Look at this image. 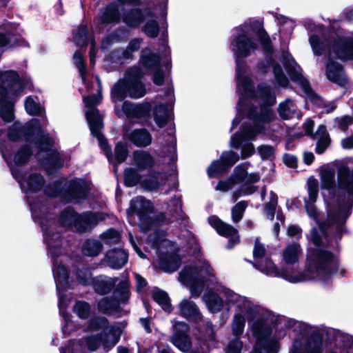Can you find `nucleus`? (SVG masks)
Returning <instances> with one entry per match:
<instances>
[{
    "mask_svg": "<svg viewBox=\"0 0 353 353\" xmlns=\"http://www.w3.org/2000/svg\"><path fill=\"white\" fill-rule=\"evenodd\" d=\"M29 205L32 218L41 225L44 241L53 261L52 272L59 294V312L65 321L62 330L64 334H70V330L69 328L73 327V324L72 322H69L68 315L65 314V308L68 305V300L65 299V295L63 294L69 287L68 276L65 268L57 259L58 256L63 254V247L67 243L61 239L57 224L60 228L64 229L72 228L77 213L72 209L67 208L61 212L57 223L52 219L51 214L48 213L46 200H31Z\"/></svg>",
    "mask_w": 353,
    "mask_h": 353,
    "instance_id": "1",
    "label": "nucleus"
},
{
    "mask_svg": "<svg viewBox=\"0 0 353 353\" xmlns=\"http://www.w3.org/2000/svg\"><path fill=\"white\" fill-rule=\"evenodd\" d=\"M222 297L225 299V305L229 308H234V314L248 318L252 334L256 340L252 353H261V343L271 334L268 323L271 316L270 312L251 298L236 293L230 289L223 290Z\"/></svg>",
    "mask_w": 353,
    "mask_h": 353,
    "instance_id": "2",
    "label": "nucleus"
},
{
    "mask_svg": "<svg viewBox=\"0 0 353 353\" xmlns=\"http://www.w3.org/2000/svg\"><path fill=\"white\" fill-rule=\"evenodd\" d=\"M337 269L338 266L334 261L333 254L321 248H316L308 252L304 270L301 271L294 268H283L280 277L292 283L316 281L323 285H327Z\"/></svg>",
    "mask_w": 353,
    "mask_h": 353,
    "instance_id": "3",
    "label": "nucleus"
},
{
    "mask_svg": "<svg viewBox=\"0 0 353 353\" xmlns=\"http://www.w3.org/2000/svg\"><path fill=\"white\" fill-rule=\"evenodd\" d=\"M315 201L306 200L305 210L308 216L315 220L323 236L319 234L316 229L313 228L311 231L310 239L316 246L325 245V242L328 243L326 230H331V225L332 227H334V224L336 225V229L339 230L340 228L350 213L353 200H325V205L327 208V223H320Z\"/></svg>",
    "mask_w": 353,
    "mask_h": 353,
    "instance_id": "4",
    "label": "nucleus"
},
{
    "mask_svg": "<svg viewBox=\"0 0 353 353\" xmlns=\"http://www.w3.org/2000/svg\"><path fill=\"white\" fill-rule=\"evenodd\" d=\"M320 179L323 199H353V168L339 165L336 182L334 170L324 168L321 171Z\"/></svg>",
    "mask_w": 353,
    "mask_h": 353,
    "instance_id": "5",
    "label": "nucleus"
},
{
    "mask_svg": "<svg viewBox=\"0 0 353 353\" xmlns=\"http://www.w3.org/2000/svg\"><path fill=\"white\" fill-rule=\"evenodd\" d=\"M179 280L188 285L192 297L200 296L205 286L216 281L214 270L208 261L200 260L194 266H187L179 274Z\"/></svg>",
    "mask_w": 353,
    "mask_h": 353,
    "instance_id": "6",
    "label": "nucleus"
},
{
    "mask_svg": "<svg viewBox=\"0 0 353 353\" xmlns=\"http://www.w3.org/2000/svg\"><path fill=\"white\" fill-rule=\"evenodd\" d=\"M129 219L137 214L140 220V226L143 230H148L154 224H162L170 221L163 213L157 214L152 210L150 200H132L127 211Z\"/></svg>",
    "mask_w": 353,
    "mask_h": 353,
    "instance_id": "7",
    "label": "nucleus"
},
{
    "mask_svg": "<svg viewBox=\"0 0 353 353\" xmlns=\"http://www.w3.org/2000/svg\"><path fill=\"white\" fill-rule=\"evenodd\" d=\"M281 58L283 67L291 81L298 83L301 87L311 103L320 106V103L323 101L322 97L315 92L309 80L302 74L301 72L296 70V66H298V64L292 54L288 51H283ZM299 68H300L299 65Z\"/></svg>",
    "mask_w": 353,
    "mask_h": 353,
    "instance_id": "8",
    "label": "nucleus"
},
{
    "mask_svg": "<svg viewBox=\"0 0 353 353\" xmlns=\"http://www.w3.org/2000/svg\"><path fill=\"white\" fill-rule=\"evenodd\" d=\"M85 117L89 124L91 134L96 137L99 141L101 149L108 159L112 157V148L107 139L100 132L103 127V120L98 108L87 110Z\"/></svg>",
    "mask_w": 353,
    "mask_h": 353,
    "instance_id": "9",
    "label": "nucleus"
},
{
    "mask_svg": "<svg viewBox=\"0 0 353 353\" xmlns=\"http://www.w3.org/2000/svg\"><path fill=\"white\" fill-rule=\"evenodd\" d=\"M79 282L83 285L92 284L96 292L105 294L110 292L118 281L117 277L100 276L93 279L88 269L80 270L77 274Z\"/></svg>",
    "mask_w": 353,
    "mask_h": 353,
    "instance_id": "10",
    "label": "nucleus"
},
{
    "mask_svg": "<svg viewBox=\"0 0 353 353\" xmlns=\"http://www.w3.org/2000/svg\"><path fill=\"white\" fill-rule=\"evenodd\" d=\"M232 50L238 58H247L259 49L258 44L246 30L233 35L230 42Z\"/></svg>",
    "mask_w": 353,
    "mask_h": 353,
    "instance_id": "11",
    "label": "nucleus"
},
{
    "mask_svg": "<svg viewBox=\"0 0 353 353\" xmlns=\"http://www.w3.org/2000/svg\"><path fill=\"white\" fill-rule=\"evenodd\" d=\"M327 46L338 59L343 62L353 61V37L338 36Z\"/></svg>",
    "mask_w": 353,
    "mask_h": 353,
    "instance_id": "12",
    "label": "nucleus"
},
{
    "mask_svg": "<svg viewBox=\"0 0 353 353\" xmlns=\"http://www.w3.org/2000/svg\"><path fill=\"white\" fill-rule=\"evenodd\" d=\"M0 83L8 88L12 96L17 97L25 90L27 81L17 71L8 70L0 72Z\"/></svg>",
    "mask_w": 353,
    "mask_h": 353,
    "instance_id": "13",
    "label": "nucleus"
},
{
    "mask_svg": "<svg viewBox=\"0 0 353 353\" xmlns=\"http://www.w3.org/2000/svg\"><path fill=\"white\" fill-rule=\"evenodd\" d=\"M64 183V199H88L91 188L90 183L85 179L74 177Z\"/></svg>",
    "mask_w": 353,
    "mask_h": 353,
    "instance_id": "14",
    "label": "nucleus"
},
{
    "mask_svg": "<svg viewBox=\"0 0 353 353\" xmlns=\"http://www.w3.org/2000/svg\"><path fill=\"white\" fill-rule=\"evenodd\" d=\"M268 48L261 45L265 54L264 61L270 67L272 66L274 78L278 84L283 88H286L289 84V80L285 74L281 65L275 61L273 57L274 47L272 40L268 43Z\"/></svg>",
    "mask_w": 353,
    "mask_h": 353,
    "instance_id": "15",
    "label": "nucleus"
},
{
    "mask_svg": "<svg viewBox=\"0 0 353 353\" xmlns=\"http://www.w3.org/2000/svg\"><path fill=\"white\" fill-rule=\"evenodd\" d=\"M238 31L246 30V32H252L256 35L258 41L261 45H263L268 48V43L271 39L263 27V22L259 19H250L246 20L243 23L236 28Z\"/></svg>",
    "mask_w": 353,
    "mask_h": 353,
    "instance_id": "16",
    "label": "nucleus"
},
{
    "mask_svg": "<svg viewBox=\"0 0 353 353\" xmlns=\"http://www.w3.org/2000/svg\"><path fill=\"white\" fill-rule=\"evenodd\" d=\"M97 18L98 26L101 28H106L109 25L119 23L121 19L119 4L112 1L101 8Z\"/></svg>",
    "mask_w": 353,
    "mask_h": 353,
    "instance_id": "17",
    "label": "nucleus"
},
{
    "mask_svg": "<svg viewBox=\"0 0 353 353\" xmlns=\"http://www.w3.org/2000/svg\"><path fill=\"white\" fill-rule=\"evenodd\" d=\"M208 222L219 234L229 238L228 248H232L235 244L239 243V238L237 230L234 227L223 223L216 216H210Z\"/></svg>",
    "mask_w": 353,
    "mask_h": 353,
    "instance_id": "18",
    "label": "nucleus"
},
{
    "mask_svg": "<svg viewBox=\"0 0 353 353\" xmlns=\"http://www.w3.org/2000/svg\"><path fill=\"white\" fill-rule=\"evenodd\" d=\"M122 110L128 118L150 117L152 105L148 102L134 104L129 101H124L122 104Z\"/></svg>",
    "mask_w": 353,
    "mask_h": 353,
    "instance_id": "19",
    "label": "nucleus"
},
{
    "mask_svg": "<svg viewBox=\"0 0 353 353\" xmlns=\"http://www.w3.org/2000/svg\"><path fill=\"white\" fill-rule=\"evenodd\" d=\"M343 72V65L329 57L325 65L327 79L332 83L343 86L347 82V79L342 75Z\"/></svg>",
    "mask_w": 353,
    "mask_h": 353,
    "instance_id": "20",
    "label": "nucleus"
},
{
    "mask_svg": "<svg viewBox=\"0 0 353 353\" xmlns=\"http://www.w3.org/2000/svg\"><path fill=\"white\" fill-rule=\"evenodd\" d=\"M128 261V254L123 249L108 250L103 259L104 263L114 270L121 269Z\"/></svg>",
    "mask_w": 353,
    "mask_h": 353,
    "instance_id": "21",
    "label": "nucleus"
},
{
    "mask_svg": "<svg viewBox=\"0 0 353 353\" xmlns=\"http://www.w3.org/2000/svg\"><path fill=\"white\" fill-rule=\"evenodd\" d=\"M176 332L172 337V343L183 352H187L191 346L189 337L186 334L188 330L187 325L185 323H177L174 325Z\"/></svg>",
    "mask_w": 353,
    "mask_h": 353,
    "instance_id": "22",
    "label": "nucleus"
},
{
    "mask_svg": "<svg viewBox=\"0 0 353 353\" xmlns=\"http://www.w3.org/2000/svg\"><path fill=\"white\" fill-rule=\"evenodd\" d=\"M45 184L46 180L41 173L32 172L28 174L21 189L26 194H37L43 190Z\"/></svg>",
    "mask_w": 353,
    "mask_h": 353,
    "instance_id": "23",
    "label": "nucleus"
},
{
    "mask_svg": "<svg viewBox=\"0 0 353 353\" xmlns=\"http://www.w3.org/2000/svg\"><path fill=\"white\" fill-rule=\"evenodd\" d=\"M98 221V216L95 213L86 212L83 214H77L72 229L79 232H85L90 230L92 226L96 225Z\"/></svg>",
    "mask_w": 353,
    "mask_h": 353,
    "instance_id": "24",
    "label": "nucleus"
},
{
    "mask_svg": "<svg viewBox=\"0 0 353 353\" xmlns=\"http://www.w3.org/2000/svg\"><path fill=\"white\" fill-rule=\"evenodd\" d=\"M41 163L48 174L57 172L63 166V161L57 150H50Z\"/></svg>",
    "mask_w": 353,
    "mask_h": 353,
    "instance_id": "25",
    "label": "nucleus"
},
{
    "mask_svg": "<svg viewBox=\"0 0 353 353\" xmlns=\"http://www.w3.org/2000/svg\"><path fill=\"white\" fill-rule=\"evenodd\" d=\"M145 20V14L141 8H132L123 15V22L130 28H137Z\"/></svg>",
    "mask_w": 353,
    "mask_h": 353,
    "instance_id": "26",
    "label": "nucleus"
},
{
    "mask_svg": "<svg viewBox=\"0 0 353 353\" xmlns=\"http://www.w3.org/2000/svg\"><path fill=\"white\" fill-rule=\"evenodd\" d=\"M128 139L135 146L145 148L152 143V137L149 131L144 128H137L128 134Z\"/></svg>",
    "mask_w": 353,
    "mask_h": 353,
    "instance_id": "27",
    "label": "nucleus"
},
{
    "mask_svg": "<svg viewBox=\"0 0 353 353\" xmlns=\"http://www.w3.org/2000/svg\"><path fill=\"white\" fill-rule=\"evenodd\" d=\"M180 314L185 318L192 319L195 321L202 319V316L196 305L188 299L182 300L179 304Z\"/></svg>",
    "mask_w": 353,
    "mask_h": 353,
    "instance_id": "28",
    "label": "nucleus"
},
{
    "mask_svg": "<svg viewBox=\"0 0 353 353\" xmlns=\"http://www.w3.org/2000/svg\"><path fill=\"white\" fill-rule=\"evenodd\" d=\"M133 159L139 171L152 168L155 163L154 159L151 154L144 150H135L133 152Z\"/></svg>",
    "mask_w": 353,
    "mask_h": 353,
    "instance_id": "29",
    "label": "nucleus"
},
{
    "mask_svg": "<svg viewBox=\"0 0 353 353\" xmlns=\"http://www.w3.org/2000/svg\"><path fill=\"white\" fill-rule=\"evenodd\" d=\"M203 300L210 312L216 313L220 312L225 305V300L212 290L205 292Z\"/></svg>",
    "mask_w": 353,
    "mask_h": 353,
    "instance_id": "30",
    "label": "nucleus"
},
{
    "mask_svg": "<svg viewBox=\"0 0 353 353\" xmlns=\"http://www.w3.org/2000/svg\"><path fill=\"white\" fill-rule=\"evenodd\" d=\"M22 126L23 139L28 143H32L43 130L39 120L36 118L31 119Z\"/></svg>",
    "mask_w": 353,
    "mask_h": 353,
    "instance_id": "31",
    "label": "nucleus"
},
{
    "mask_svg": "<svg viewBox=\"0 0 353 353\" xmlns=\"http://www.w3.org/2000/svg\"><path fill=\"white\" fill-rule=\"evenodd\" d=\"M128 154L129 150L127 143L119 141L115 145L114 154L112 152V157L108 161L116 170L118 165L123 163L127 159Z\"/></svg>",
    "mask_w": 353,
    "mask_h": 353,
    "instance_id": "32",
    "label": "nucleus"
},
{
    "mask_svg": "<svg viewBox=\"0 0 353 353\" xmlns=\"http://www.w3.org/2000/svg\"><path fill=\"white\" fill-rule=\"evenodd\" d=\"M148 49L142 50L140 55L143 66L148 70H154L161 66V56L155 52L149 51Z\"/></svg>",
    "mask_w": 353,
    "mask_h": 353,
    "instance_id": "33",
    "label": "nucleus"
},
{
    "mask_svg": "<svg viewBox=\"0 0 353 353\" xmlns=\"http://www.w3.org/2000/svg\"><path fill=\"white\" fill-rule=\"evenodd\" d=\"M129 97L128 82L124 79L117 81L111 89V99L114 103L123 101Z\"/></svg>",
    "mask_w": 353,
    "mask_h": 353,
    "instance_id": "34",
    "label": "nucleus"
},
{
    "mask_svg": "<svg viewBox=\"0 0 353 353\" xmlns=\"http://www.w3.org/2000/svg\"><path fill=\"white\" fill-rule=\"evenodd\" d=\"M168 104L159 103L156 105L153 109L154 120L159 128H162L167 125L169 121Z\"/></svg>",
    "mask_w": 353,
    "mask_h": 353,
    "instance_id": "35",
    "label": "nucleus"
},
{
    "mask_svg": "<svg viewBox=\"0 0 353 353\" xmlns=\"http://www.w3.org/2000/svg\"><path fill=\"white\" fill-rule=\"evenodd\" d=\"M45 195L50 198L61 196L65 198V183L61 180H55L52 183L44 185L42 190Z\"/></svg>",
    "mask_w": 353,
    "mask_h": 353,
    "instance_id": "36",
    "label": "nucleus"
},
{
    "mask_svg": "<svg viewBox=\"0 0 353 353\" xmlns=\"http://www.w3.org/2000/svg\"><path fill=\"white\" fill-rule=\"evenodd\" d=\"M254 266L260 272L269 276L280 277L281 270H279L273 261L269 258L260 259Z\"/></svg>",
    "mask_w": 353,
    "mask_h": 353,
    "instance_id": "37",
    "label": "nucleus"
},
{
    "mask_svg": "<svg viewBox=\"0 0 353 353\" xmlns=\"http://www.w3.org/2000/svg\"><path fill=\"white\" fill-rule=\"evenodd\" d=\"M32 154L33 150L31 146L23 144L14 154L13 162L16 166H23L30 161Z\"/></svg>",
    "mask_w": 353,
    "mask_h": 353,
    "instance_id": "38",
    "label": "nucleus"
},
{
    "mask_svg": "<svg viewBox=\"0 0 353 353\" xmlns=\"http://www.w3.org/2000/svg\"><path fill=\"white\" fill-rule=\"evenodd\" d=\"M302 254V250L298 243H292L286 247L283 253V259L287 264H295Z\"/></svg>",
    "mask_w": 353,
    "mask_h": 353,
    "instance_id": "39",
    "label": "nucleus"
},
{
    "mask_svg": "<svg viewBox=\"0 0 353 353\" xmlns=\"http://www.w3.org/2000/svg\"><path fill=\"white\" fill-rule=\"evenodd\" d=\"M264 130V127L260 123H254V125L248 122H244L241 125L240 133L245 140H254L256 136Z\"/></svg>",
    "mask_w": 353,
    "mask_h": 353,
    "instance_id": "40",
    "label": "nucleus"
},
{
    "mask_svg": "<svg viewBox=\"0 0 353 353\" xmlns=\"http://www.w3.org/2000/svg\"><path fill=\"white\" fill-rule=\"evenodd\" d=\"M236 84L238 87L242 88L245 94L252 99L257 97L254 83L252 79L248 76H242L236 78Z\"/></svg>",
    "mask_w": 353,
    "mask_h": 353,
    "instance_id": "41",
    "label": "nucleus"
},
{
    "mask_svg": "<svg viewBox=\"0 0 353 353\" xmlns=\"http://www.w3.org/2000/svg\"><path fill=\"white\" fill-rule=\"evenodd\" d=\"M102 243L96 239H88L82 246L83 254L88 256H96L102 251Z\"/></svg>",
    "mask_w": 353,
    "mask_h": 353,
    "instance_id": "42",
    "label": "nucleus"
},
{
    "mask_svg": "<svg viewBox=\"0 0 353 353\" xmlns=\"http://www.w3.org/2000/svg\"><path fill=\"white\" fill-rule=\"evenodd\" d=\"M32 143L36 145L39 152H48L54 145V140L49 134H45L42 130Z\"/></svg>",
    "mask_w": 353,
    "mask_h": 353,
    "instance_id": "43",
    "label": "nucleus"
},
{
    "mask_svg": "<svg viewBox=\"0 0 353 353\" xmlns=\"http://www.w3.org/2000/svg\"><path fill=\"white\" fill-rule=\"evenodd\" d=\"M228 170L223 161L219 159L214 160L207 169V174L210 179L221 176Z\"/></svg>",
    "mask_w": 353,
    "mask_h": 353,
    "instance_id": "44",
    "label": "nucleus"
},
{
    "mask_svg": "<svg viewBox=\"0 0 353 353\" xmlns=\"http://www.w3.org/2000/svg\"><path fill=\"white\" fill-rule=\"evenodd\" d=\"M154 300L161 306L162 309L170 313L172 310V305L168 294L160 290H157L153 292L152 294Z\"/></svg>",
    "mask_w": 353,
    "mask_h": 353,
    "instance_id": "45",
    "label": "nucleus"
},
{
    "mask_svg": "<svg viewBox=\"0 0 353 353\" xmlns=\"http://www.w3.org/2000/svg\"><path fill=\"white\" fill-rule=\"evenodd\" d=\"M73 34L76 42L81 46H87L89 43V30L87 24H80Z\"/></svg>",
    "mask_w": 353,
    "mask_h": 353,
    "instance_id": "46",
    "label": "nucleus"
},
{
    "mask_svg": "<svg viewBox=\"0 0 353 353\" xmlns=\"http://www.w3.org/2000/svg\"><path fill=\"white\" fill-rule=\"evenodd\" d=\"M14 103L12 101H6L0 109V117L6 123H11L14 119Z\"/></svg>",
    "mask_w": 353,
    "mask_h": 353,
    "instance_id": "47",
    "label": "nucleus"
},
{
    "mask_svg": "<svg viewBox=\"0 0 353 353\" xmlns=\"http://www.w3.org/2000/svg\"><path fill=\"white\" fill-rule=\"evenodd\" d=\"M181 264V259L178 255L170 256L165 259L161 260L160 266L165 272H172L176 271Z\"/></svg>",
    "mask_w": 353,
    "mask_h": 353,
    "instance_id": "48",
    "label": "nucleus"
},
{
    "mask_svg": "<svg viewBox=\"0 0 353 353\" xmlns=\"http://www.w3.org/2000/svg\"><path fill=\"white\" fill-rule=\"evenodd\" d=\"M145 72L139 66L130 68L125 72L124 79L127 82H143Z\"/></svg>",
    "mask_w": 353,
    "mask_h": 353,
    "instance_id": "49",
    "label": "nucleus"
},
{
    "mask_svg": "<svg viewBox=\"0 0 353 353\" xmlns=\"http://www.w3.org/2000/svg\"><path fill=\"white\" fill-rule=\"evenodd\" d=\"M129 97L132 99H140L146 94L145 86L143 82H128Z\"/></svg>",
    "mask_w": 353,
    "mask_h": 353,
    "instance_id": "50",
    "label": "nucleus"
},
{
    "mask_svg": "<svg viewBox=\"0 0 353 353\" xmlns=\"http://www.w3.org/2000/svg\"><path fill=\"white\" fill-rule=\"evenodd\" d=\"M115 326L114 325H109L107 319L104 317H97L92 319L88 324V329L90 330H102V332L101 334H105L108 333L107 330L110 327Z\"/></svg>",
    "mask_w": 353,
    "mask_h": 353,
    "instance_id": "51",
    "label": "nucleus"
},
{
    "mask_svg": "<svg viewBox=\"0 0 353 353\" xmlns=\"http://www.w3.org/2000/svg\"><path fill=\"white\" fill-rule=\"evenodd\" d=\"M309 42L314 55L321 56L325 52L326 45L318 34H311Z\"/></svg>",
    "mask_w": 353,
    "mask_h": 353,
    "instance_id": "52",
    "label": "nucleus"
},
{
    "mask_svg": "<svg viewBox=\"0 0 353 353\" xmlns=\"http://www.w3.org/2000/svg\"><path fill=\"white\" fill-rule=\"evenodd\" d=\"M119 301L110 297H104L98 303L99 310L104 313H112L119 306Z\"/></svg>",
    "mask_w": 353,
    "mask_h": 353,
    "instance_id": "53",
    "label": "nucleus"
},
{
    "mask_svg": "<svg viewBox=\"0 0 353 353\" xmlns=\"http://www.w3.org/2000/svg\"><path fill=\"white\" fill-rule=\"evenodd\" d=\"M22 137H23V126L19 121H14L8 129L7 138L11 142H17Z\"/></svg>",
    "mask_w": 353,
    "mask_h": 353,
    "instance_id": "54",
    "label": "nucleus"
},
{
    "mask_svg": "<svg viewBox=\"0 0 353 353\" xmlns=\"http://www.w3.org/2000/svg\"><path fill=\"white\" fill-rule=\"evenodd\" d=\"M148 241L157 248L166 245L165 233L163 231L155 230L148 236Z\"/></svg>",
    "mask_w": 353,
    "mask_h": 353,
    "instance_id": "55",
    "label": "nucleus"
},
{
    "mask_svg": "<svg viewBox=\"0 0 353 353\" xmlns=\"http://www.w3.org/2000/svg\"><path fill=\"white\" fill-rule=\"evenodd\" d=\"M123 181L127 187H133L140 183L141 176L134 168H128L125 170Z\"/></svg>",
    "mask_w": 353,
    "mask_h": 353,
    "instance_id": "56",
    "label": "nucleus"
},
{
    "mask_svg": "<svg viewBox=\"0 0 353 353\" xmlns=\"http://www.w3.org/2000/svg\"><path fill=\"white\" fill-rule=\"evenodd\" d=\"M142 30L148 37L154 39L159 34V24L156 19H150L145 22Z\"/></svg>",
    "mask_w": 353,
    "mask_h": 353,
    "instance_id": "57",
    "label": "nucleus"
},
{
    "mask_svg": "<svg viewBox=\"0 0 353 353\" xmlns=\"http://www.w3.org/2000/svg\"><path fill=\"white\" fill-rule=\"evenodd\" d=\"M246 321H248V318L234 314L232 322V330L234 336H239L243 332Z\"/></svg>",
    "mask_w": 353,
    "mask_h": 353,
    "instance_id": "58",
    "label": "nucleus"
},
{
    "mask_svg": "<svg viewBox=\"0 0 353 353\" xmlns=\"http://www.w3.org/2000/svg\"><path fill=\"white\" fill-rule=\"evenodd\" d=\"M19 39L16 37L15 34L10 30L6 32H0V47H6L7 46H17L19 45Z\"/></svg>",
    "mask_w": 353,
    "mask_h": 353,
    "instance_id": "59",
    "label": "nucleus"
},
{
    "mask_svg": "<svg viewBox=\"0 0 353 353\" xmlns=\"http://www.w3.org/2000/svg\"><path fill=\"white\" fill-rule=\"evenodd\" d=\"M219 159L229 170L239 160V156L236 152L230 150L223 152Z\"/></svg>",
    "mask_w": 353,
    "mask_h": 353,
    "instance_id": "60",
    "label": "nucleus"
},
{
    "mask_svg": "<svg viewBox=\"0 0 353 353\" xmlns=\"http://www.w3.org/2000/svg\"><path fill=\"white\" fill-rule=\"evenodd\" d=\"M25 110L30 116H39L41 109L39 103H36L32 96H28L24 103Z\"/></svg>",
    "mask_w": 353,
    "mask_h": 353,
    "instance_id": "61",
    "label": "nucleus"
},
{
    "mask_svg": "<svg viewBox=\"0 0 353 353\" xmlns=\"http://www.w3.org/2000/svg\"><path fill=\"white\" fill-rule=\"evenodd\" d=\"M281 323L287 328H292L294 332H299L301 334H303L304 331L307 328V325L297 321L294 319L283 318L281 320Z\"/></svg>",
    "mask_w": 353,
    "mask_h": 353,
    "instance_id": "62",
    "label": "nucleus"
},
{
    "mask_svg": "<svg viewBox=\"0 0 353 353\" xmlns=\"http://www.w3.org/2000/svg\"><path fill=\"white\" fill-rule=\"evenodd\" d=\"M100 237L105 243L108 245H113L119 243L121 238L119 232L113 229H109L102 233L100 235Z\"/></svg>",
    "mask_w": 353,
    "mask_h": 353,
    "instance_id": "63",
    "label": "nucleus"
},
{
    "mask_svg": "<svg viewBox=\"0 0 353 353\" xmlns=\"http://www.w3.org/2000/svg\"><path fill=\"white\" fill-rule=\"evenodd\" d=\"M74 312L81 319H86L90 314V307L85 301H77L73 307Z\"/></svg>",
    "mask_w": 353,
    "mask_h": 353,
    "instance_id": "64",
    "label": "nucleus"
}]
</instances>
